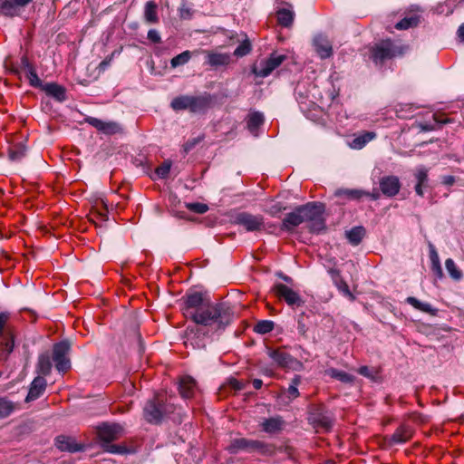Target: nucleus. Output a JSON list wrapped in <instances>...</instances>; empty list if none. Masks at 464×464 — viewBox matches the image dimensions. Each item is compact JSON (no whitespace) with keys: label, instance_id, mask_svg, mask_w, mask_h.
<instances>
[{"label":"nucleus","instance_id":"11","mask_svg":"<svg viewBox=\"0 0 464 464\" xmlns=\"http://www.w3.org/2000/svg\"><path fill=\"white\" fill-rule=\"evenodd\" d=\"M32 2L33 0H0V14L10 17L19 15L21 10Z\"/></svg>","mask_w":464,"mask_h":464},{"label":"nucleus","instance_id":"2","mask_svg":"<svg viewBox=\"0 0 464 464\" xmlns=\"http://www.w3.org/2000/svg\"><path fill=\"white\" fill-rule=\"evenodd\" d=\"M233 318L231 308L225 303L208 304L198 310L192 321L205 326L224 328L230 324Z\"/></svg>","mask_w":464,"mask_h":464},{"label":"nucleus","instance_id":"27","mask_svg":"<svg viewBox=\"0 0 464 464\" xmlns=\"http://www.w3.org/2000/svg\"><path fill=\"white\" fill-rule=\"evenodd\" d=\"M365 236V229L362 227H355L350 229L349 231H346V237L349 240V242L353 245L357 246L361 243L362 238Z\"/></svg>","mask_w":464,"mask_h":464},{"label":"nucleus","instance_id":"48","mask_svg":"<svg viewBox=\"0 0 464 464\" xmlns=\"http://www.w3.org/2000/svg\"><path fill=\"white\" fill-rule=\"evenodd\" d=\"M284 209H285V208L283 207L280 203H275L271 207L267 208L265 211L272 217H276Z\"/></svg>","mask_w":464,"mask_h":464},{"label":"nucleus","instance_id":"29","mask_svg":"<svg viewBox=\"0 0 464 464\" xmlns=\"http://www.w3.org/2000/svg\"><path fill=\"white\" fill-rule=\"evenodd\" d=\"M0 346L3 347L6 355L13 352L14 346V339L13 331L5 332L4 334H0Z\"/></svg>","mask_w":464,"mask_h":464},{"label":"nucleus","instance_id":"6","mask_svg":"<svg viewBox=\"0 0 464 464\" xmlns=\"http://www.w3.org/2000/svg\"><path fill=\"white\" fill-rule=\"evenodd\" d=\"M235 223L242 226L248 232L261 231L265 228L264 217L248 212L238 213L235 217Z\"/></svg>","mask_w":464,"mask_h":464},{"label":"nucleus","instance_id":"45","mask_svg":"<svg viewBox=\"0 0 464 464\" xmlns=\"http://www.w3.org/2000/svg\"><path fill=\"white\" fill-rule=\"evenodd\" d=\"M106 219L107 212L105 209L103 211L93 210L90 214V220L96 226H98L100 222H103Z\"/></svg>","mask_w":464,"mask_h":464},{"label":"nucleus","instance_id":"49","mask_svg":"<svg viewBox=\"0 0 464 464\" xmlns=\"http://www.w3.org/2000/svg\"><path fill=\"white\" fill-rule=\"evenodd\" d=\"M148 39L153 43H160L161 37L158 31L155 29H150L148 32Z\"/></svg>","mask_w":464,"mask_h":464},{"label":"nucleus","instance_id":"42","mask_svg":"<svg viewBox=\"0 0 464 464\" xmlns=\"http://www.w3.org/2000/svg\"><path fill=\"white\" fill-rule=\"evenodd\" d=\"M251 44L249 40H244L234 51V55L237 57H243L251 52Z\"/></svg>","mask_w":464,"mask_h":464},{"label":"nucleus","instance_id":"58","mask_svg":"<svg viewBox=\"0 0 464 464\" xmlns=\"http://www.w3.org/2000/svg\"><path fill=\"white\" fill-rule=\"evenodd\" d=\"M90 123L101 130H102V128H104V124H105V122L102 121L101 120L95 119V118H92L90 121Z\"/></svg>","mask_w":464,"mask_h":464},{"label":"nucleus","instance_id":"35","mask_svg":"<svg viewBox=\"0 0 464 464\" xmlns=\"http://www.w3.org/2000/svg\"><path fill=\"white\" fill-rule=\"evenodd\" d=\"M190 96L182 95L176 97L171 102V108L175 111L189 110L190 111Z\"/></svg>","mask_w":464,"mask_h":464},{"label":"nucleus","instance_id":"4","mask_svg":"<svg viewBox=\"0 0 464 464\" xmlns=\"http://www.w3.org/2000/svg\"><path fill=\"white\" fill-rule=\"evenodd\" d=\"M401 47L396 46L391 40L382 41L372 50V58L375 63H382L384 61L402 54Z\"/></svg>","mask_w":464,"mask_h":464},{"label":"nucleus","instance_id":"47","mask_svg":"<svg viewBox=\"0 0 464 464\" xmlns=\"http://www.w3.org/2000/svg\"><path fill=\"white\" fill-rule=\"evenodd\" d=\"M10 318L8 313H0V334H4L5 332L11 331L12 329L6 326V324Z\"/></svg>","mask_w":464,"mask_h":464},{"label":"nucleus","instance_id":"62","mask_svg":"<svg viewBox=\"0 0 464 464\" xmlns=\"http://www.w3.org/2000/svg\"><path fill=\"white\" fill-rule=\"evenodd\" d=\"M252 383L254 388L256 390H259L263 385V382L260 379H254Z\"/></svg>","mask_w":464,"mask_h":464},{"label":"nucleus","instance_id":"7","mask_svg":"<svg viewBox=\"0 0 464 464\" xmlns=\"http://www.w3.org/2000/svg\"><path fill=\"white\" fill-rule=\"evenodd\" d=\"M285 60V55L273 53L269 58L261 61L258 65H255L252 72L256 76L262 78L267 77L275 69L280 66Z\"/></svg>","mask_w":464,"mask_h":464},{"label":"nucleus","instance_id":"41","mask_svg":"<svg viewBox=\"0 0 464 464\" xmlns=\"http://www.w3.org/2000/svg\"><path fill=\"white\" fill-rule=\"evenodd\" d=\"M14 409V404L10 401L0 398V418H5L9 416Z\"/></svg>","mask_w":464,"mask_h":464},{"label":"nucleus","instance_id":"44","mask_svg":"<svg viewBox=\"0 0 464 464\" xmlns=\"http://www.w3.org/2000/svg\"><path fill=\"white\" fill-rule=\"evenodd\" d=\"M338 194L352 199H359L364 195H369L368 192L360 189H344L339 191Z\"/></svg>","mask_w":464,"mask_h":464},{"label":"nucleus","instance_id":"16","mask_svg":"<svg viewBox=\"0 0 464 464\" xmlns=\"http://www.w3.org/2000/svg\"><path fill=\"white\" fill-rule=\"evenodd\" d=\"M314 46L316 53L322 59L329 58L333 55V46L330 41L324 35L319 34L314 39Z\"/></svg>","mask_w":464,"mask_h":464},{"label":"nucleus","instance_id":"38","mask_svg":"<svg viewBox=\"0 0 464 464\" xmlns=\"http://www.w3.org/2000/svg\"><path fill=\"white\" fill-rule=\"evenodd\" d=\"M191 56L192 53L190 51H184L171 59L170 65L173 68L184 65L190 60Z\"/></svg>","mask_w":464,"mask_h":464},{"label":"nucleus","instance_id":"18","mask_svg":"<svg viewBox=\"0 0 464 464\" xmlns=\"http://www.w3.org/2000/svg\"><path fill=\"white\" fill-rule=\"evenodd\" d=\"M45 388V379L41 376L35 377L30 385L29 392L25 398V401H32L38 399L44 393Z\"/></svg>","mask_w":464,"mask_h":464},{"label":"nucleus","instance_id":"64","mask_svg":"<svg viewBox=\"0 0 464 464\" xmlns=\"http://www.w3.org/2000/svg\"><path fill=\"white\" fill-rule=\"evenodd\" d=\"M458 34H459V37L464 41V24H461L459 27V30H458Z\"/></svg>","mask_w":464,"mask_h":464},{"label":"nucleus","instance_id":"40","mask_svg":"<svg viewBox=\"0 0 464 464\" xmlns=\"http://www.w3.org/2000/svg\"><path fill=\"white\" fill-rule=\"evenodd\" d=\"M274 329V323L269 320H263L257 322L255 325V332L258 334H267L270 333Z\"/></svg>","mask_w":464,"mask_h":464},{"label":"nucleus","instance_id":"37","mask_svg":"<svg viewBox=\"0 0 464 464\" xmlns=\"http://www.w3.org/2000/svg\"><path fill=\"white\" fill-rule=\"evenodd\" d=\"M419 22L420 18L418 15L405 17L395 24V28L398 30H407L409 28L417 26Z\"/></svg>","mask_w":464,"mask_h":464},{"label":"nucleus","instance_id":"59","mask_svg":"<svg viewBox=\"0 0 464 464\" xmlns=\"http://www.w3.org/2000/svg\"><path fill=\"white\" fill-rule=\"evenodd\" d=\"M230 384H231L232 388L237 391H240V390L244 389L243 382H241L238 380H236V379L231 380Z\"/></svg>","mask_w":464,"mask_h":464},{"label":"nucleus","instance_id":"55","mask_svg":"<svg viewBox=\"0 0 464 464\" xmlns=\"http://www.w3.org/2000/svg\"><path fill=\"white\" fill-rule=\"evenodd\" d=\"M118 125L115 123H106L104 124V128H102V131L105 133H114L118 130Z\"/></svg>","mask_w":464,"mask_h":464},{"label":"nucleus","instance_id":"51","mask_svg":"<svg viewBox=\"0 0 464 464\" xmlns=\"http://www.w3.org/2000/svg\"><path fill=\"white\" fill-rule=\"evenodd\" d=\"M113 56H114V53H112L110 56L106 57L103 61H102L98 66L99 70L100 71L106 70L110 66V64L113 59Z\"/></svg>","mask_w":464,"mask_h":464},{"label":"nucleus","instance_id":"13","mask_svg":"<svg viewBox=\"0 0 464 464\" xmlns=\"http://www.w3.org/2000/svg\"><path fill=\"white\" fill-rule=\"evenodd\" d=\"M123 429L119 424H102L98 428V436L104 442L118 440L122 435Z\"/></svg>","mask_w":464,"mask_h":464},{"label":"nucleus","instance_id":"33","mask_svg":"<svg viewBox=\"0 0 464 464\" xmlns=\"http://www.w3.org/2000/svg\"><path fill=\"white\" fill-rule=\"evenodd\" d=\"M26 149L22 143H16L10 146L8 156L11 160L18 161L25 155Z\"/></svg>","mask_w":464,"mask_h":464},{"label":"nucleus","instance_id":"5","mask_svg":"<svg viewBox=\"0 0 464 464\" xmlns=\"http://www.w3.org/2000/svg\"><path fill=\"white\" fill-rule=\"evenodd\" d=\"M70 344L67 341H63L53 345V360L58 372H65L71 368V362L68 358Z\"/></svg>","mask_w":464,"mask_h":464},{"label":"nucleus","instance_id":"25","mask_svg":"<svg viewBox=\"0 0 464 464\" xmlns=\"http://www.w3.org/2000/svg\"><path fill=\"white\" fill-rule=\"evenodd\" d=\"M414 176L417 180V183L415 186V191L419 196L422 197L423 196L422 188L426 187L427 182H428V169L423 166L419 167V168H417Z\"/></svg>","mask_w":464,"mask_h":464},{"label":"nucleus","instance_id":"20","mask_svg":"<svg viewBox=\"0 0 464 464\" xmlns=\"http://www.w3.org/2000/svg\"><path fill=\"white\" fill-rule=\"evenodd\" d=\"M212 102V98L209 94H204L200 96H190V111L201 112L207 110Z\"/></svg>","mask_w":464,"mask_h":464},{"label":"nucleus","instance_id":"26","mask_svg":"<svg viewBox=\"0 0 464 464\" xmlns=\"http://www.w3.org/2000/svg\"><path fill=\"white\" fill-rule=\"evenodd\" d=\"M376 134L372 131H366L355 137L350 143L351 148L360 150L363 148L369 141L372 140Z\"/></svg>","mask_w":464,"mask_h":464},{"label":"nucleus","instance_id":"3","mask_svg":"<svg viewBox=\"0 0 464 464\" xmlns=\"http://www.w3.org/2000/svg\"><path fill=\"white\" fill-rule=\"evenodd\" d=\"M173 397H167L165 394H156L155 397L147 401L143 414L145 420L152 424H159L165 418L174 413L176 406L172 401Z\"/></svg>","mask_w":464,"mask_h":464},{"label":"nucleus","instance_id":"19","mask_svg":"<svg viewBox=\"0 0 464 464\" xmlns=\"http://www.w3.org/2000/svg\"><path fill=\"white\" fill-rule=\"evenodd\" d=\"M55 445L62 451L77 452L82 450V446L72 438L63 435L55 439Z\"/></svg>","mask_w":464,"mask_h":464},{"label":"nucleus","instance_id":"12","mask_svg":"<svg viewBox=\"0 0 464 464\" xmlns=\"http://www.w3.org/2000/svg\"><path fill=\"white\" fill-rule=\"evenodd\" d=\"M379 185L382 193L389 198L395 197L401 187L399 178L394 175H388L381 178Z\"/></svg>","mask_w":464,"mask_h":464},{"label":"nucleus","instance_id":"1","mask_svg":"<svg viewBox=\"0 0 464 464\" xmlns=\"http://www.w3.org/2000/svg\"><path fill=\"white\" fill-rule=\"evenodd\" d=\"M324 206L314 202L300 206L285 216L283 227L291 230L304 222H309L312 231L320 232L324 228Z\"/></svg>","mask_w":464,"mask_h":464},{"label":"nucleus","instance_id":"24","mask_svg":"<svg viewBox=\"0 0 464 464\" xmlns=\"http://www.w3.org/2000/svg\"><path fill=\"white\" fill-rule=\"evenodd\" d=\"M43 90L47 95L55 98L59 102H63L66 99L65 89L57 83H47L43 87Z\"/></svg>","mask_w":464,"mask_h":464},{"label":"nucleus","instance_id":"61","mask_svg":"<svg viewBox=\"0 0 464 464\" xmlns=\"http://www.w3.org/2000/svg\"><path fill=\"white\" fill-rule=\"evenodd\" d=\"M106 450L111 453H120L122 452V450H120L119 446L116 445H108L106 446Z\"/></svg>","mask_w":464,"mask_h":464},{"label":"nucleus","instance_id":"57","mask_svg":"<svg viewBox=\"0 0 464 464\" xmlns=\"http://www.w3.org/2000/svg\"><path fill=\"white\" fill-rule=\"evenodd\" d=\"M432 117H433V120L436 124H443V123H447L449 121L448 118H446L445 116L440 115V114L435 113L432 115Z\"/></svg>","mask_w":464,"mask_h":464},{"label":"nucleus","instance_id":"22","mask_svg":"<svg viewBox=\"0 0 464 464\" xmlns=\"http://www.w3.org/2000/svg\"><path fill=\"white\" fill-rule=\"evenodd\" d=\"M261 425L264 431L267 433H276L283 430L285 420L282 417L276 416L266 419Z\"/></svg>","mask_w":464,"mask_h":464},{"label":"nucleus","instance_id":"28","mask_svg":"<svg viewBox=\"0 0 464 464\" xmlns=\"http://www.w3.org/2000/svg\"><path fill=\"white\" fill-rule=\"evenodd\" d=\"M157 5L153 1H149L145 5L144 17L146 22L156 24L159 22Z\"/></svg>","mask_w":464,"mask_h":464},{"label":"nucleus","instance_id":"53","mask_svg":"<svg viewBox=\"0 0 464 464\" xmlns=\"http://www.w3.org/2000/svg\"><path fill=\"white\" fill-rule=\"evenodd\" d=\"M430 258L431 264L440 263L439 255H438L436 249L434 248V246L432 245H430Z\"/></svg>","mask_w":464,"mask_h":464},{"label":"nucleus","instance_id":"43","mask_svg":"<svg viewBox=\"0 0 464 464\" xmlns=\"http://www.w3.org/2000/svg\"><path fill=\"white\" fill-rule=\"evenodd\" d=\"M171 169V162L169 160H165L162 164L158 166L155 169V175L159 179H165L168 177Z\"/></svg>","mask_w":464,"mask_h":464},{"label":"nucleus","instance_id":"31","mask_svg":"<svg viewBox=\"0 0 464 464\" xmlns=\"http://www.w3.org/2000/svg\"><path fill=\"white\" fill-rule=\"evenodd\" d=\"M264 123V115L261 112L255 111L248 115L247 128L251 132H255Z\"/></svg>","mask_w":464,"mask_h":464},{"label":"nucleus","instance_id":"14","mask_svg":"<svg viewBox=\"0 0 464 464\" xmlns=\"http://www.w3.org/2000/svg\"><path fill=\"white\" fill-rule=\"evenodd\" d=\"M414 430L411 425H400L394 433L388 439L390 445L403 444L411 440Z\"/></svg>","mask_w":464,"mask_h":464},{"label":"nucleus","instance_id":"56","mask_svg":"<svg viewBox=\"0 0 464 464\" xmlns=\"http://www.w3.org/2000/svg\"><path fill=\"white\" fill-rule=\"evenodd\" d=\"M431 270L439 278L443 277V272L440 263L431 264Z\"/></svg>","mask_w":464,"mask_h":464},{"label":"nucleus","instance_id":"34","mask_svg":"<svg viewBox=\"0 0 464 464\" xmlns=\"http://www.w3.org/2000/svg\"><path fill=\"white\" fill-rule=\"evenodd\" d=\"M445 266H446V269H447L450 276L453 280L459 281L463 277V274H462L461 270L459 268V266H457V264L454 262L453 259H451V258L446 259Z\"/></svg>","mask_w":464,"mask_h":464},{"label":"nucleus","instance_id":"63","mask_svg":"<svg viewBox=\"0 0 464 464\" xmlns=\"http://www.w3.org/2000/svg\"><path fill=\"white\" fill-rule=\"evenodd\" d=\"M455 179L452 176H446L444 177L443 182L447 185H452L454 183Z\"/></svg>","mask_w":464,"mask_h":464},{"label":"nucleus","instance_id":"32","mask_svg":"<svg viewBox=\"0 0 464 464\" xmlns=\"http://www.w3.org/2000/svg\"><path fill=\"white\" fill-rule=\"evenodd\" d=\"M276 16L278 24L285 27L290 26L294 20V13L285 8L278 10Z\"/></svg>","mask_w":464,"mask_h":464},{"label":"nucleus","instance_id":"46","mask_svg":"<svg viewBox=\"0 0 464 464\" xmlns=\"http://www.w3.org/2000/svg\"><path fill=\"white\" fill-rule=\"evenodd\" d=\"M187 208L192 212L198 213V214H204L208 210V207L207 204L204 203H188Z\"/></svg>","mask_w":464,"mask_h":464},{"label":"nucleus","instance_id":"50","mask_svg":"<svg viewBox=\"0 0 464 464\" xmlns=\"http://www.w3.org/2000/svg\"><path fill=\"white\" fill-rule=\"evenodd\" d=\"M29 80H30L31 85H33V86H39L41 83V81H40L37 73L33 69H31L29 72Z\"/></svg>","mask_w":464,"mask_h":464},{"label":"nucleus","instance_id":"52","mask_svg":"<svg viewBox=\"0 0 464 464\" xmlns=\"http://www.w3.org/2000/svg\"><path fill=\"white\" fill-rule=\"evenodd\" d=\"M358 372L364 377L374 379V375L368 366L360 367Z\"/></svg>","mask_w":464,"mask_h":464},{"label":"nucleus","instance_id":"8","mask_svg":"<svg viewBox=\"0 0 464 464\" xmlns=\"http://www.w3.org/2000/svg\"><path fill=\"white\" fill-rule=\"evenodd\" d=\"M203 304V295L199 292H193L188 294L183 301L182 311L183 314L193 319L194 315L198 314V310L201 309Z\"/></svg>","mask_w":464,"mask_h":464},{"label":"nucleus","instance_id":"30","mask_svg":"<svg viewBox=\"0 0 464 464\" xmlns=\"http://www.w3.org/2000/svg\"><path fill=\"white\" fill-rule=\"evenodd\" d=\"M38 372L45 376L51 372L52 362L48 353H43L38 358L37 363Z\"/></svg>","mask_w":464,"mask_h":464},{"label":"nucleus","instance_id":"15","mask_svg":"<svg viewBox=\"0 0 464 464\" xmlns=\"http://www.w3.org/2000/svg\"><path fill=\"white\" fill-rule=\"evenodd\" d=\"M269 355L274 362L282 368L293 369L299 363V362L293 358L288 353L280 349L271 351Z\"/></svg>","mask_w":464,"mask_h":464},{"label":"nucleus","instance_id":"17","mask_svg":"<svg viewBox=\"0 0 464 464\" xmlns=\"http://www.w3.org/2000/svg\"><path fill=\"white\" fill-rule=\"evenodd\" d=\"M206 53L207 63L211 67L227 66L231 63L229 53H218L214 51H204Z\"/></svg>","mask_w":464,"mask_h":464},{"label":"nucleus","instance_id":"54","mask_svg":"<svg viewBox=\"0 0 464 464\" xmlns=\"http://www.w3.org/2000/svg\"><path fill=\"white\" fill-rule=\"evenodd\" d=\"M338 288L340 291H342L345 295L347 296H350L352 298H353L350 289H349V286L348 285L344 282V281H341L339 284H338Z\"/></svg>","mask_w":464,"mask_h":464},{"label":"nucleus","instance_id":"60","mask_svg":"<svg viewBox=\"0 0 464 464\" xmlns=\"http://www.w3.org/2000/svg\"><path fill=\"white\" fill-rule=\"evenodd\" d=\"M297 330L298 333L301 334L302 335H304L307 332V327L301 319L298 320Z\"/></svg>","mask_w":464,"mask_h":464},{"label":"nucleus","instance_id":"10","mask_svg":"<svg viewBox=\"0 0 464 464\" xmlns=\"http://www.w3.org/2000/svg\"><path fill=\"white\" fill-rule=\"evenodd\" d=\"M273 291L276 296L281 299H284L288 305L294 306H301L304 304V301L301 299L300 295L284 284H277L274 286Z\"/></svg>","mask_w":464,"mask_h":464},{"label":"nucleus","instance_id":"23","mask_svg":"<svg viewBox=\"0 0 464 464\" xmlns=\"http://www.w3.org/2000/svg\"><path fill=\"white\" fill-rule=\"evenodd\" d=\"M406 302L411 304L412 307H414L416 310H419L420 312L429 314L432 316L437 315L438 309L434 308L429 303H423L418 300L416 297L409 296L406 299Z\"/></svg>","mask_w":464,"mask_h":464},{"label":"nucleus","instance_id":"9","mask_svg":"<svg viewBox=\"0 0 464 464\" xmlns=\"http://www.w3.org/2000/svg\"><path fill=\"white\" fill-rule=\"evenodd\" d=\"M264 444L258 440H247L245 438L234 439L227 447V450L231 454H237L240 451L252 452L260 450Z\"/></svg>","mask_w":464,"mask_h":464},{"label":"nucleus","instance_id":"39","mask_svg":"<svg viewBox=\"0 0 464 464\" xmlns=\"http://www.w3.org/2000/svg\"><path fill=\"white\" fill-rule=\"evenodd\" d=\"M301 383V377L299 375H295L292 381L291 384L287 389L288 397L291 400H294L299 396V391L297 386Z\"/></svg>","mask_w":464,"mask_h":464},{"label":"nucleus","instance_id":"36","mask_svg":"<svg viewBox=\"0 0 464 464\" xmlns=\"http://www.w3.org/2000/svg\"><path fill=\"white\" fill-rule=\"evenodd\" d=\"M328 374L336 380H339L344 383H352L354 381V377L343 371H340L337 369H330L328 370Z\"/></svg>","mask_w":464,"mask_h":464},{"label":"nucleus","instance_id":"21","mask_svg":"<svg viewBox=\"0 0 464 464\" xmlns=\"http://www.w3.org/2000/svg\"><path fill=\"white\" fill-rule=\"evenodd\" d=\"M196 381L190 376H183L179 381V392L183 398H191L196 391Z\"/></svg>","mask_w":464,"mask_h":464}]
</instances>
